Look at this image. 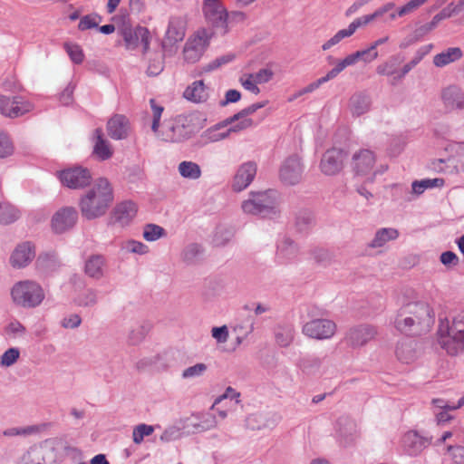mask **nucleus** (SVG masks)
Returning <instances> with one entry per match:
<instances>
[{"mask_svg": "<svg viewBox=\"0 0 464 464\" xmlns=\"http://www.w3.org/2000/svg\"><path fill=\"white\" fill-rule=\"evenodd\" d=\"M207 370H208L207 364H205L203 362H198L193 366H189V367L186 368L182 372L181 377L185 380L200 377L205 374Z\"/></svg>", "mask_w": 464, "mask_h": 464, "instance_id": "obj_50", "label": "nucleus"}, {"mask_svg": "<svg viewBox=\"0 0 464 464\" xmlns=\"http://www.w3.org/2000/svg\"><path fill=\"white\" fill-rule=\"evenodd\" d=\"M207 45V40L201 36H197L188 40L184 47V59L190 63L198 62L202 56Z\"/></svg>", "mask_w": 464, "mask_h": 464, "instance_id": "obj_26", "label": "nucleus"}, {"mask_svg": "<svg viewBox=\"0 0 464 464\" xmlns=\"http://www.w3.org/2000/svg\"><path fill=\"white\" fill-rule=\"evenodd\" d=\"M295 227L300 232L307 231L314 225V215L309 209H300L295 213Z\"/></svg>", "mask_w": 464, "mask_h": 464, "instance_id": "obj_40", "label": "nucleus"}, {"mask_svg": "<svg viewBox=\"0 0 464 464\" xmlns=\"http://www.w3.org/2000/svg\"><path fill=\"white\" fill-rule=\"evenodd\" d=\"M34 247L30 242L18 245L10 257V263L14 267L21 268L27 266L34 257Z\"/></svg>", "mask_w": 464, "mask_h": 464, "instance_id": "obj_24", "label": "nucleus"}, {"mask_svg": "<svg viewBox=\"0 0 464 464\" xmlns=\"http://www.w3.org/2000/svg\"><path fill=\"white\" fill-rule=\"evenodd\" d=\"M346 158L345 150L337 148L329 149L322 156L320 169L326 176L336 175L343 169Z\"/></svg>", "mask_w": 464, "mask_h": 464, "instance_id": "obj_10", "label": "nucleus"}, {"mask_svg": "<svg viewBox=\"0 0 464 464\" xmlns=\"http://www.w3.org/2000/svg\"><path fill=\"white\" fill-rule=\"evenodd\" d=\"M138 211L137 205L131 200H125L116 205L113 209L115 222L121 226L130 224Z\"/></svg>", "mask_w": 464, "mask_h": 464, "instance_id": "obj_25", "label": "nucleus"}, {"mask_svg": "<svg viewBox=\"0 0 464 464\" xmlns=\"http://www.w3.org/2000/svg\"><path fill=\"white\" fill-rule=\"evenodd\" d=\"M298 254L297 245L289 237H285L277 245V257L283 262L295 259Z\"/></svg>", "mask_w": 464, "mask_h": 464, "instance_id": "obj_32", "label": "nucleus"}, {"mask_svg": "<svg viewBox=\"0 0 464 464\" xmlns=\"http://www.w3.org/2000/svg\"><path fill=\"white\" fill-rule=\"evenodd\" d=\"M399 237V232L395 228L392 227H383L377 230L375 236L372 242L370 243V246L376 248L383 246L387 242L391 240H394Z\"/></svg>", "mask_w": 464, "mask_h": 464, "instance_id": "obj_33", "label": "nucleus"}, {"mask_svg": "<svg viewBox=\"0 0 464 464\" xmlns=\"http://www.w3.org/2000/svg\"><path fill=\"white\" fill-rule=\"evenodd\" d=\"M256 164L253 161H247L240 165L233 179V189L239 192L246 188L256 177Z\"/></svg>", "mask_w": 464, "mask_h": 464, "instance_id": "obj_17", "label": "nucleus"}, {"mask_svg": "<svg viewBox=\"0 0 464 464\" xmlns=\"http://www.w3.org/2000/svg\"><path fill=\"white\" fill-rule=\"evenodd\" d=\"M97 303V291L92 288L87 289L86 291L79 295L78 297L75 299V304L82 307H91L95 305Z\"/></svg>", "mask_w": 464, "mask_h": 464, "instance_id": "obj_43", "label": "nucleus"}, {"mask_svg": "<svg viewBox=\"0 0 464 464\" xmlns=\"http://www.w3.org/2000/svg\"><path fill=\"white\" fill-rule=\"evenodd\" d=\"M462 57L463 52L459 47H450L433 57V64L438 68H442Z\"/></svg>", "mask_w": 464, "mask_h": 464, "instance_id": "obj_29", "label": "nucleus"}, {"mask_svg": "<svg viewBox=\"0 0 464 464\" xmlns=\"http://www.w3.org/2000/svg\"><path fill=\"white\" fill-rule=\"evenodd\" d=\"M203 253V248L198 244H190L183 251V259L188 264L194 263Z\"/></svg>", "mask_w": 464, "mask_h": 464, "instance_id": "obj_49", "label": "nucleus"}, {"mask_svg": "<svg viewBox=\"0 0 464 464\" xmlns=\"http://www.w3.org/2000/svg\"><path fill=\"white\" fill-rule=\"evenodd\" d=\"M163 70V59L162 55L158 54V57L150 60L148 69H147V74L149 76H157L159 75Z\"/></svg>", "mask_w": 464, "mask_h": 464, "instance_id": "obj_60", "label": "nucleus"}, {"mask_svg": "<svg viewBox=\"0 0 464 464\" xmlns=\"http://www.w3.org/2000/svg\"><path fill=\"white\" fill-rule=\"evenodd\" d=\"M82 318L77 314H72L62 320V326L66 329H74L81 325Z\"/></svg>", "mask_w": 464, "mask_h": 464, "instance_id": "obj_63", "label": "nucleus"}, {"mask_svg": "<svg viewBox=\"0 0 464 464\" xmlns=\"http://www.w3.org/2000/svg\"><path fill=\"white\" fill-rule=\"evenodd\" d=\"M11 295L14 303L24 308L37 307L44 299L42 286L30 280L16 283L11 290Z\"/></svg>", "mask_w": 464, "mask_h": 464, "instance_id": "obj_4", "label": "nucleus"}, {"mask_svg": "<svg viewBox=\"0 0 464 464\" xmlns=\"http://www.w3.org/2000/svg\"><path fill=\"white\" fill-rule=\"evenodd\" d=\"M193 121V115L180 114L166 121L162 130H159L155 134L167 142H182L190 139L198 131Z\"/></svg>", "mask_w": 464, "mask_h": 464, "instance_id": "obj_3", "label": "nucleus"}, {"mask_svg": "<svg viewBox=\"0 0 464 464\" xmlns=\"http://www.w3.org/2000/svg\"><path fill=\"white\" fill-rule=\"evenodd\" d=\"M112 200L113 191L110 182L100 178L80 200L82 217L90 220L103 216Z\"/></svg>", "mask_w": 464, "mask_h": 464, "instance_id": "obj_1", "label": "nucleus"}, {"mask_svg": "<svg viewBox=\"0 0 464 464\" xmlns=\"http://www.w3.org/2000/svg\"><path fill=\"white\" fill-rule=\"evenodd\" d=\"M403 309L410 310L412 314L409 316L415 319V323L426 333L430 331L433 325L434 312L430 306L425 302H410L402 305Z\"/></svg>", "mask_w": 464, "mask_h": 464, "instance_id": "obj_9", "label": "nucleus"}, {"mask_svg": "<svg viewBox=\"0 0 464 464\" xmlns=\"http://www.w3.org/2000/svg\"><path fill=\"white\" fill-rule=\"evenodd\" d=\"M106 261L102 255L90 256L84 264V273L87 276L100 280L103 277Z\"/></svg>", "mask_w": 464, "mask_h": 464, "instance_id": "obj_27", "label": "nucleus"}, {"mask_svg": "<svg viewBox=\"0 0 464 464\" xmlns=\"http://www.w3.org/2000/svg\"><path fill=\"white\" fill-rule=\"evenodd\" d=\"M242 209L246 214L262 218L275 215L276 213V192L273 190L250 192L249 198L242 203Z\"/></svg>", "mask_w": 464, "mask_h": 464, "instance_id": "obj_5", "label": "nucleus"}, {"mask_svg": "<svg viewBox=\"0 0 464 464\" xmlns=\"http://www.w3.org/2000/svg\"><path fill=\"white\" fill-rule=\"evenodd\" d=\"M274 76V72L271 69L263 68L256 73L249 74V78H253L256 83H266L268 82Z\"/></svg>", "mask_w": 464, "mask_h": 464, "instance_id": "obj_57", "label": "nucleus"}, {"mask_svg": "<svg viewBox=\"0 0 464 464\" xmlns=\"http://www.w3.org/2000/svg\"><path fill=\"white\" fill-rule=\"evenodd\" d=\"M198 420L200 424L199 431L201 432L211 430L217 425L216 417L209 412L198 413Z\"/></svg>", "mask_w": 464, "mask_h": 464, "instance_id": "obj_54", "label": "nucleus"}, {"mask_svg": "<svg viewBox=\"0 0 464 464\" xmlns=\"http://www.w3.org/2000/svg\"><path fill=\"white\" fill-rule=\"evenodd\" d=\"M32 110V104L22 97L13 99L0 95V112L10 118H17Z\"/></svg>", "mask_w": 464, "mask_h": 464, "instance_id": "obj_15", "label": "nucleus"}, {"mask_svg": "<svg viewBox=\"0 0 464 464\" xmlns=\"http://www.w3.org/2000/svg\"><path fill=\"white\" fill-rule=\"evenodd\" d=\"M234 237V232L231 228L218 227L213 237V244L216 246H224Z\"/></svg>", "mask_w": 464, "mask_h": 464, "instance_id": "obj_44", "label": "nucleus"}, {"mask_svg": "<svg viewBox=\"0 0 464 464\" xmlns=\"http://www.w3.org/2000/svg\"><path fill=\"white\" fill-rule=\"evenodd\" d=\"M185 36V23L180 17H171L166 31L165 41L169 44H174L182 41Z\"/></svg>", "mask_w": 464, "mask_h": 464, "instance_id": "obj_28", "label": "nucleus"}, {"mask_svg": "<svg viewBox=\"0 0 464 464\" xmlns=\"http://www.w3.org/2000/svg\"><path fill=\"white\" fill-rule=\"evenodd\" d=\"M78 220V211L73 207H63L53 216L51 225L55 234L72 229Z\"/></svg>", "mask_w": 464, "mask_h": 464, "instance_id": "obj_12", "label": "nucleus"}, {"mask_svg": "<svg viewBox=\"0 0 464 464\" xmlns=\"http://www.w3.org/2000/svg\"><path fill=\"white\" fill-rule=\"evenodd\" d=\"M378 334L377 327L368 324L350 327L344 336V342L353 348L364 346Z\"/></svg>", "mask_w": 464, "mask_h": 464, "instance_id": "obj_7", "label": "nucleus"}, {"mask_svg": "<svg viewBox=\"0 0 464 464\" xmlns=\"http://www.w3.org/2000/svg\"><path fill=\"white\" fill-rule=\"evenodd\" d=\"M447 450L455 464H464V446L450 445L448 446Z\"/></svg>", "mask_w": 464, "mask_h": 464, "instance_id": "obj_58", "label": "nucleus"}, {"mask_svg": "<svg viewBox=\"0 0 464 464\" xmlns=\"http://www.w3.org/2000/svg\"><path fill=\"white\" fill-rule=\"evenodd\" d=\"M333 78L330 77L329 72H327L325 76L317 79L316 81L308 84L306 87H304L303 90H301L296 96H300L304 93L312 92L314 90H316L317 88H319L322 84L327 82L328 81H330Z\"/></svg>", "mask_w": 464, "mask_h": 464, "instance_id": "obj_62", "label": "nucleus"}, {"mask_svg": "<svg viewBox=\"0 0 464 464\" xmlns=\"http://www.w3.org/2000/svg\"><path fill=\"white\" fill-rule=\"evenodd\" d=\"M409 314L412 312L403 309L402 306L398 310L394 320L395 328L404 334L420 335L426 333L415 323V319L409 316Z\"/></svg>", "mask_w": 464, "mask_h": 464, "instance_id": "obj_20", "label": "nucleus"}, {"mask_svg": "<svg viewBox=\"0 0 464 464\" xmlns=\"http://www.w3.org/2000/svg\"><path fill=\"white\" fill-rule=\"evenodd\" d=\"M295 336V329L293 325L285 324V325H278L275 329V338L276 343L281 347L289 346Z\"/></svg>", "mask_w": 464, "mask_h": 464, "instance_id": "obj_36", "label": "nucleus"}, {"mask_svg": "<svg viewBox=\"0 0 464 464\" xmlns=\"http://www.w3.org/2000/svg\"><path fill=\"white\" fill-rule=\"evenodd\" d=\"M264 106H265V102L253 103L250 106H248V107L241 110L237 113L234 114L233 116L226 119L225 123L232 124L236 121H240L244 119H248L247 118L248 115L253 114L254 112H256L257 110L263 108Z\"/></svg>", "mask_w": 464, "mask_h": 464, "instance_id": "obj_42", "label": "nucleus"}, {"mask_svg": "<svg viewBox=\"0 0 464 464\" xmlns=\"http://www.w3.org/2000/svg\"><path fill=\"white\" fill-rule=\"evenodd\" d=\"M150 325L147 324H138L131 327L127 335V343L130 346L140 344L150 332Z\"/></svg>", "mask_w": 464, "mask_h": 464, "instance_id": "obj_37", "label": "nucleus"}, {"mask_svg": "<svg viewBox=\"0 0 464 464\" xmlns=\"http://www.w3.org/2000/svg\"><path fill=\"white\" fill-rule=\"evenodd\" d=\"M212 337L217 340L218 343H223L227 341L228 338V329L226 325H222L219 327H213L211 330Z\"/></svg>", "mask_w": 464, "mask_h": 464, "instance_id": "obj_64", "label": "nucleus"}, {"mask_svg": "<svg viewBox=\"0 0 464 464\" xmlns=\"http://www.w3.org/2000/svg\"><path fill=\"white\" fill-rule=\"evenodd\" d=\"M154 427L145 423H141L134 427L132 431V440L135 444H140L144 437L150 436L153 433Z\"/></svg>", "mask_w": 464, "mask_h": 464, "instance_id": "obj_48", "label": "nucleus"}, {"mask_svg": "<svg viewBox=\"0 0 464 464\" xmlns=\"http://www.w3.org/2000/svg\"><path fill=\"white\" fill-rule=\"evenodd\" d=\"M376 161L374 153L370 150H360L353 156L352 167L356 175H367Z\"/></svg>", "mask_w": 464, "mask_h": 464, "instance_id": "obj_21", "label": "nucleus"}, {"mask_svg": "<svg viewBox=\"0 0 464 464\" xmlns=\"http://www.w3.org/2000/svg\"><path fill=\"white\" fill-rule=\"evenodd\" d=\"M441 100L448 111L464 108V92L458 85H450L441 91Z\"/></svg>", "mask_w": 464, "mask_h": 464, "instance_id": "obj_22", "label": "nucleus"}, {"mask_svg": "<svg viewBox=\"0 0 464 464\" xmlns=\"http://www.w3.org/2000/svg\"><path fill=\"white\" fill-rule=\"evenodd\" d=\"M304 171L301 159L297 155L288 157L282 164L279 177L286 185H295L300 182Z\"/></svg>", "mask_w": 464, "mask_h": 464, "instance_id": "obj_14", "label": "nucleus"}, {"mask_svg": "<svg viewBox=\"0 0 464 464\" xmlns=\"http://www.w3.org/2000/svg\"><path fill=\"white\" fill-rule=\"evenodd\" d=\"M150 104L152 111L151 130L154 133H158L160 128V121L164 111V107L158 104L155 99H150Z\"/></svg>", "mask_w": 464, "mask_h": 464, "instance_id": "obj_51", "label": "nucleus"}, {"mask_svg": "<svg viewBox=\"0 0 464 464\" xmlns=\"http://www.w3.org/2000/svg\"><path fill=\"white\" fill-rule=\"evenodd\" d=\"M263 420L264 416L262 414H252L246 418V426L251 430H260L266 426L263 423Z\"/></svg>", "mask_w": 464, "mask_h": 464, "instance_id": "obj_61", "label": "nucleus"}, {"mask_svg": "<svg viewBox=\"0 0 464 464\" xmlns=\"http://www.w3.org/2000/svg\"><path fill=\"white\" fill-rule=\"evenodd\" d=\"M355 57L353 56V53L347 55L343 60L339 62L335 67H334L332 70H330L328 72L330 74V77L334 79L341 72H343L347 66L353 65L356 63Z\"/></svg>", "mask_w": 464, "mask_h": 464, "instance_id": "obj_53", "label": "nucleus"}, {"mask_svg": "<svg viewBox=\"0 0 464 464\" xmlns=\"http://www.w3.org/2000/svg\"><path fill=\"white\" fill-rule=\"evenodd\" d=\"M336 331L334 321L325 318L312 319L303 325L302 332L309 338L325 340L333 337Z\"/></svg>", "mask_w": 464, "mask_h": 464, "instance_id": "obj_8", "label": "nucleus"}, {"mask_svg": "<svg viewBox=\"0 0 464 464\" xmlns=\"http://www.w3.org/2000/svg\"><path fill=\"white\" fill-rule=\"evenodd\" d=\"M166 235L165 229L155 224H147L144 227L143 237L147 241H155Z\"/></svg>", "mask_w": 464, "mask_h": 464, "instance_id": "obj_45", "label": "nucleus"}, {"mask_svg": "<svg viewBox=\"0 0 464 464\" xmlns=\"http://www.w3.org/2000/svg\"><path fill=\"white\" fill-rule=\"evenodd\" d=\"M61 440H46L34 445L22 457V464H53L56 461V447L62 445Z\"/></svg>", "mask_w": 464, "mask_h": 464, "instance_id": "obj_6", "label": "nucleus"}, {"mask_svg": "<svg viewBox=\"0 0 464 464\" xmlns=\"http://www.w3.org/2000/svg\"><path fill=\"white\" fill-rule=\"evenodd\" d=\"M203 12L206 19L222 33H227V13L218 0H204Z\"/></svg>", "mask_w": 464, "mask_h": 464, "instance_id": "obj_13", "label": "nucleus"}, {"mask_svg": "<svg viewBox=\"0 0 464 464\" xmlns=\"http://www.w3.org/2000/svg\"><path fill=\"white\" fill-rule=\"evenodd\" d=\"M63 47L72 63L81 64L83 62L84 53L79 44L64 43Z\"/></svg>", "mask_w": 464, "mask_h": 464, "instance_id": "obj_46", "label": "nucleus"}, {"mask_svg": "<svg viewBox=\"0 0 464 464\" xmlns=\"http://www.w3.org/2000/svg\"><path fill=\"white\" fill-rule=\"evenodd\" d=\"M336 430L340 437L349 442L353 440V436L356 431V424L349 417H340L336 421Z\"/></svg>", "mask_w": 464, "mask_h": 464, "instance_id": "obj_34", "label": "nucleus"}, {"mask_svg": "<svg viewBox=\"0 0 464 464\" xmlns=\"http://www.w3.org/2000/svg\"><path fill=\"white\" fill-rule=\"evenodd\" d=\"M19 356L20 351L18 348H9L0 357V365L9 367L16 362Z\"/></svg>", "mask_w": 464, "mask_h": 464, "instance_id": "obj_52", "label": "nucleus"}, {"mask_svg": "<svg viewBox=\"0 0 464 464\" xmlns=\"http://www.w3.org/2000/svg\"><path fill=\"white\" fill-rule=\"evenodd\" d=\"M430 443V441L427 438L414 430L406 432L401 439L403 451L409 456L419 455Z\"/></svg>", "mask_w": 464, "mask_h": 464, "instance_id": "obj_19", "label": "nucleus"}, {"mask_svg": "<svg viewBox=\"0 0 464 464\" xmlns=\"http://www.w3.org/2000/svg\"><path fill=\"white\" fill-rule=\"evenodd\" d=\"M313 259L320 265L326 266L332 260V254L324 248H316L312 252Z\"/></svg>", "mask_w": 464, "mask_h": 464, "instance_id": "obj_56", "label": "nucleus"}, {"mask_svg": "<svg viewBox=\"0 0 464 464\" xmlns=\"http://www.w3.org/2000/svg\"><path fill=\"white\" fill-rule=\"evenodd\" d=\"M227 125L228 124H226L224 121L221 123L217 124L215 127L207 130L204 133V136L212 142L218 141L226 139L231 132H238L251 127L253 125V120L244 119L240 121H237L225 131H220L221 128Z\"/></svg>", "mask_w": 464, "mask_h": 464, "instance_id": "obj_16", "label": "nucleus"}, {"mask_svg": "<svg viewBox=\"0 0 464 464\" xmlns=\"http://www.w3.org/2000/svg\"><path fill=\"white\" fill-rule=\"evenodd\" d=\"M13 153V145L7 136L4 132H0V158H5Z\"/></svg>", "mask_w": 464, "mask_h": 464, "instance_id": "obj_59", "label": "nucleus"}, {"mask_svg": "<svg viewBox=\"0 0 464 464\" xmlns=\"http://www.w3.org/2000/svg\"><path fill=\"white\" fill-rule=\"evenodd\" d=\"M439 343L442 349L450 355H457L464 351V311L457 314L451 324L440 322L439 327Z\"/></svg>", "mask_w": 464, "mask_h": 464, "instance_id": "obj_2", "label": "nucleus"}, {"mask_svg": "<svg viewBox=\"0 0 464 464\" xmlns=\"http://www.w3.org/2000/svg\"><path fill=\"white\" fill-rule=\"evenodd\" d=\"M95 136L96 142L93 149L94 154L102 160L110 159L112 156V150L108 141L103 139L101 129L95 130Z\"/></svg>", "mask_w": 464, "mask_h": 464, "instance_id": "obj_35", "label": "nucleus"}, {"mask_svg": "<svg viewBox=\"0 0 464 464\" xmlns=\"http://www.w3.org/2000/svg\"><path fill=\"white\" fill-rule=\"evenodd\" d=\"M184 98L193 102H202L208 99V92L202 80L195 81L188 86L183 93Z\"/></svg>", "mask_w": 464, "mask_h": 464, "instance_id": "obj_31", "label": "nucleus"}, {"mask_svg": "<svg viewBox=\"0 0 464 464\" xmlns=\"http://www.w3.org/2000/svg\"><path fill=\"white\" fill-rule=\"evenodd\" d=\"M444 184L445 180L441 178L423 179L414 180L411 184V188L414 194L420 196L428 188H441Z\"/></svg>", "mask_w": 464, "mask_h": 464, "instance_id": "obj_38", "label": "nucleus"}, {"mask_svg": "<svg viewBox=\"0 0 464 464\" xmlns=\"http://www.w3.org/2000/svg\"><path fill=\"white\" fill-rule=\"evenodd\" d=\"M130 121L126 116L115 114L107 122V131L113 140H123L129 135Z\"/></svg>", "mask_w": 464, "mask_h": 464, "instance_id": "obj_23", "label": "nucleus"}, {"mask_svg": "<svg viewBox=\"0 0 464 464\" xmlns=\"http://www.w3.org/2000/svg\"><path fill=\"white\" fill-rule=\"evenodd\" d=\"M179 174L186 179H198L201 176V169L198 164L193 161H182L179 164Z\"/></svg>", "mask_w": 464, "mask_h": 464, "instance_id": "obj_41", "label": "nucleus"}, {"mask_svg": "<svg viewBox=\"0 0 464 464\" xmlns=\"http://www.w3.org/2000/svg\"><path fill=\"white\" fill-rule=\"evenodd\" d=\"M123 39L127 49H135L139 43L141 44L143 53L149 50L150 46V32L146 27L137 26L134 30L124 29Z\"/></svg>", "mask_w": 464, "mask_h": 464, "instance_id": "obj_18", "label": "nucleus"}, {"mask_svg": "<svg viewBox=\"0 0 464 464\" xmlns=\"http://www.w3.org/2000/svg\"><path fill=\"white\" fill-rule=\"evenodd\" d=\"M322 362L323 361L321 358L314 355H310L301 359L300 367L304 372L312 373L320 369Z\"/></svg>", "mask_w": 464, "mask_h": 464, "instance_id": "obj_47", "label": "nucleus"}, {"mask_svg": "<svg viewBox=\"0 0 464 464\" xmlns=\"http://www.w3.org/2000/svg\"><path fill=\"white\" fill-rule=\"evenodd\" d=\"M20 211L8 202H0V224L9 225L16 221Z\"/></svg>", "mask_w": 464, "mask_h": 464, "instance_id": "obj_39", "label": "nucleus"}, {"mask_svg": "<svg viewBox=\"0 0 464 464\" xmlns=\"http://www.w3.org/2000/svg\"><path fill=\"white\" fill-rule=\"evenodd\" d=\"M371 103L368 94L356 92L350 98L349 107L353 116H361L370 110Z\"/></svg>", "mask_w": 464, "mask_h": 464, "instance_id": "obj_30", "label": "nucleus"}, {"mask_svg": "<svg viewBox=\"0 0 464 464\" xmlns=\"http://www.w3.org/2000/svg\"><path fill=\"white\" fill-rule=\"evenodd\" d=\"M59 179L63 185L77 189L88 186L92 180V175L88 169L74 167L59 172Z\"/></svg>", "mask_w": 464, "mask_h": 464, "instance_id": "obj_11", "label": "nucleus"}, {"mask_svg": "<svg viewBox=\"0 0 464 464\" xmlns=\"http://www.w3.org/2000/svg\"><path fill=\"white\" fill-rule=\"evenodd\" d=\"M96 18H98L99 21L102 20V17L98 14H87L82 16L79 22L78 29L85 31L87 29L97 28L98 22L96 21Z\"/></svg>", "mask_w": 464, "mask_h": 464, "instance_id": "obj_55", "label": "nucleus"}]
</instances>
